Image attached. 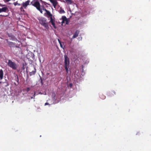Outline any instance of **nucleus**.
Listing matches in <instances>:
<instances>
[{"label": "nucleus", "mask_w": 151, "mask_h": 151, "mask_svg": "<svg viewBox=\"0 0 151 151\" xmlns=\"http://www.w3.org/2000/svg\"><path fill=\"white\" fill-rule=\"evenodd\" d=\"M4 76V73L2 69H0V79L2 80Z\"/></svg>", "instance_id": "12"}, {"label": "nucleus", "mask_w": 151, "mask_h": 151, "mask_svg": "<svg viewBox=\"0 0 151 151\" xmlns=\"http://www.w3.org/2000/svg\"><path fill=\"white\" fill-rule=\"evenodd\" d=\"M30 2V0H28L26 1L25 2H23L22 3V6L24 9L26 8L27 6L29 4Z\"/></svg>", "instance_id": "7"}, {"label": "nucleus", "mask_w": 151, "mask_h": 151, "mask_svg": "<svg viewBox=\"0 0 151 151\" xmlns=\"http://www.w3.org/2000/svg\"><path fill=\"white\" fill-rule=\"evenodd\" d=\"M27 89V91H28L30 90V88H28Z\"/></svg>", "instance_id": "26"}, {"label": "nucleus", "mask_w": 151, "mask_h": 151, "mask_svg": "<svg viewBox=\"0 0 151 151\" xmlns=\"http://www.w3.org/2000/svg\"><path fill=\"white\" fill-rule=\"evenodd\" d=\"M33 97H34L33 96L32 97H31V98L32 99Z\"/></svg>", "instance_id": "30"}, {"label": "nucleus", "mask_w": 151, "mask_h": 151, "mask_svg": "<svg viewBox=\"0 0 151 151\" xmlns=\"http://www.w3.org/2000/svg\"><path fill=\"white\" fill-rule=\"evenodd\" d=\"M33 3H32V2H31V3H30V4H32H32H33Z\"/></svg>", "instance_id": "28"}, {"label": "nucleus", "mask_w": 151, "mask_h": 151, "mask_svg": "<svg viewBox=\"0 0 151 151\" xmlns=\"http://www.w3.org/2000/svg\"><path fill=\"white\" fill-rule=\"evenodd\" d=\"M60 12L61 13H65V12L63 9H61L60 11Z\"/></svg>", "instance_id": "20"}, {"label": "nucleus", "mask_w": 151, "mask_h": 151, "mask_svg": "<svg viewBox=\"0 0 151 151\" xmlns=\"http://www.w3.org/2000/svg\"><path fill=\"white\" fill-rule=\"evenodd\" d=\"M7 42L8 45L11 47H14L16 45L15 43L11 42L8 41L7 40H6Z\"/></svg>", "instance_id": "8"}, {"label": "nucleus", "mask_w": 151, "mask_h": 151, "mask_svg": "<svg viewBox=\"0 0 151 151\" xmlns=\"http://www.w3.org/2000/svg\"><path fill=\"white\" fill-rule=\"evenodd\" d=\"M36 72V69L35 68H34V70H33L32 71L29 73V75L30 76L34 75Z\"/></svg>", "instance_id": "14"}, {"label": "nucleus", "mask_w": 151, "mask_h": 151, "mask_svg": "<svg viewBox=\"0 0 151 151\" xmlns=\"http://www.w3.org/2000/svg\"><path fill=\"white\" fill-rule=\"evenodd\" d=\"M37 10H39V11L41 13H42V14L43 13V11H42V9H41L40 8H40H39V9H38Z\"/></svg>", "instance_id": "21"}, {"label": "nucleus", "mask_w": 151, "mask_h": 151, "mask_svg": "<svg viewBox=\"0 0 151 151\" xmlns=\"http://www.w3.org/2000/svg\"><path fill=\"white\" fill-rule=\"evenodd\" d=\"M113 92L114 93V94H116V93L114 91H113Z\"/></svg>", "instance_id": "29"}, {"label": "nucleus", "mask_w": 151, "mask_h": 151, "mask_svg": "<svg viewBox=\"0 0 151 151\" xmlns=\"http://www.w3.org/2000/svg\"><path fill=\"white\" fill-rule=\"evenodd\" d=\"M60 44V47L64 49L65 47V46L64 45V42H62Z\"/></svg>", "instance_id": "16"}, {"label": "nucleus", "mask_w": 151, "mask_h": 151, "mask_svg": "<svg viewBox=\"0 0 151 151\" xmlns=\"http://www.w3.org/2000/svg\"><path fill=\"white\" fill-rule=\"evenodd\" d=\"M16 76H17V78H16V80L18 82V81H19V79H18V76H17V75H16Z\"/></svg>", "instance_id": "22"}, {"label": "nucleus", "mask_w": 151, "mask_h": 151, "mask_svg": "<svg viewBox=\"0 0 151 151\" xmlns=\"http://www.w3.org/2000/svg\"><path fill=\"white\" fill-rule=\"evenodd\" d=\"M50 1L52 4L54 8H55L58 3L57 1L55 0H49Z\"/></svg>", "instance_id": "11"}, {"label": "nucleus", "mask_w": 151, "mask_h": 151, "mask_svg": "<svg viewBox=\"0 0 151 151\" xmlns=\"http://www.w3.org/2000/svg\"><path fill=\"white\" fill-rule=\"evenodd\" d=\"M14 4L15 6H16L17 5H18V6H20V4L18 3L17 2H14Z\"/></svg>", "instance_id": "19"}, {"label": "nucleus", "mask_w": 151, "mask_h": 151, "mask_svg": "<svg viewBox=\"0 0 151 151\" xmlns=\"http://www.w3.org/2000/svg\"><path fill=\"white\" fill-rule=\"evenodd\" d=\"M49 105V103H46L45 104V105Z\"/></svg>", "instance_id": "25"}, {"label": "nucleus", "mask_w": 151, "mask_h": 151, "mask_svg": "<svg viewBox=\"0 0 151 151\" xmlns=\"http://www.w3.org/2000/svg\"><path fill=\"white\" fill-rule=\"evenodd\" d=\"M40 79L41 80V84L42 85L43 84V83H42V79H41V78H40Z\"/></svg>", "instance_id": "24"}, {"label": "nucleus", "mask_w": 151, "mask_h": 151, "mask_svg": "<svg viewBox=\"0 0 151 151\" xmlns=\"http://www.w3.org/2000/svg\"><path fill=\"white\" fill-rule=\"evenodd\" d=\"M42 9L46 12V13H45V14H46L47 15H48V17L51 16V15H52V14H51L50 12L49 11L47 10L45 8L44 6H42Z\"/></svg>", "instance_id": "9"}, {"label": "nucleus", "mask_w": 151, "mask_h": 151, "mask_svg": "<svg viewBox=\"0 0 151 151\" xmlns=\"http://www.w3.org/2000/svg\"><path fill=\"white\" fill-rule=\"evenodd\" d=\"M64 2H66L68 4H70L72 3V1L71 0H64Z\"/></svg>", "instance_id": "15"}, {"label": "nucleus", "mask_w": 151, "mask_h": 151, "mask_svg": "<svg viewBox=\"0 0 151 151\" xmlns=\"http://www.w3.org/2000/svg\"><path fill=\"white\" fill-rule=\"evenodd\" d=\"M24 7L22 6H21L20 8V11L21 12H24L25 11L24 10Z\"/></svg>", "instance_id": "18"}, {"label": "nucleus", "mask_w": 151, "mask_h": 151, "mask_svg": "<svg viewBox=\"0 0 151 151\" xmlns=\"http://www.w3.org/2000/svg\"><path fill=\"white\" fill-rule=\"evenodd\" d=\"M64 62L63 66L65 67H69L70 60L66 54L64 55Z\"/></svg>", "instance_id": "2"}, {"label": "nucleus", "mask_w": 151, "mask_h": 151, "mask_svg": "<svg viewBox=\"0 0 151 151\" xmlns=\"http://www.w3.org/2000/svg\"><path fill=\"white\" fill-rule=\"evenodd\" d=\"M27 64L25 63H24L22 64V69L23 70H24L25 68H26L27 67Z\"/></svg>", "instance_id": "13"}, {"label": "nucleus", "mask_w": 151, "mask_h": 151, "mask_svg": "<svg viewBox=\"0 0 151 151\" xmlns=\"http://www.w3.org/2000/svg\"><path fill=\"white\" fill-rule=\"evenodd\" d=\"M48 17H49L50 18V22L52 24V25L54 28L55 29H56V27L55 26V23L54 22L53 20L52 19V15H51V16Z\"/></svg>", "instance_id": "6"}, {"label": "nucleus", "mask_w": 151, "mask_h": 151, "mask_svg": "<svg viewBox=\"0 0 151 151\" xmlns=\"http://www.w3.org/2000/svg\"><path fill=\"white\" fill-rule=\"evenodd\" d=\"M32 6L35 7L38 9L40 7V5L38 1H36L32 4Z\"/></svg>", "instance_id": "5"}, {"label": "nucleus", "mask_w": 151, "mask_h": 151, "mask_svg": "<svg viewBox=\"0 0 151 151\" xmlns=\"http://www.w3.org/2000/svg\"><path fill=\"white\" fill-rule=\"evenodd\" d=\"M58 41L59 44L61 43H62L59 39H58Z\"/></svg>", "instance_id": "23"}, {"label": "nucleus", "mask_w": 151, "mask_h": 151, "mask_svg": "<svg viewBox=\"0 0 151 151\" xmlns=\"http://www.w3.org/2000/svg\"><path fill=\"white\" fill-rule=\"evenodd\" d=\"M64 68L66 70L67 73H68L69 71L68 68H69V67H65Z\"/></svg>", "instance_id": "17"}, {"label": "nucleus", "mask_w": 151, "mask_h": 151, "mask_svg": "<svg viewBox=\"0 0 151 151\" xmlns=\"http://www.w3.org/2000/svg\"><path fill=\"white\" fill-rule=\"evenodd\" d=\"M8 65L13 69L16 70L17 68V65L16 63L10 60H9Z\"/></svg>", "instance_id": "3"}, {"label": "nucleus", "mask_w": 151, "mask_h": 151, "mask_svg": "<svg viewBox=\"0 0 151 151\" xmlns=\"http://www.w3.org/2000/svg\"><path fill=\"white\" fill-rule=\"evenodd\" d=\"M8 10L7 7H4L2 8H0V13L1 12H6Z\"/></svg>", "instance_id": "10"}, {"label": "nucleus", "mask_w": 151, "mask_h": 151, "mask_svg": "<svg viewBox=\"0 0 151 151\" xmlns=\"http://www.w3.org/2000/svg\"><path fill=\"white\" fill-rule=\"evenodd\" d=\"M40 23L44 26L46 29H48L49 28L48 23L47 22V19L44 17H39L38 18Z\"/></svg>", "instance_id": "1"}, {"label": "nucleus", "mask_w": 151, "mask_h": 151, "mask_svg": "<svg viewBox=\"0 0 151 151\" xmlns=\"http://www.w3.org/2000/svg\"><path fill=\"white\" fill-rule=\"evenodd\" d=\"M35 92L34 93V94H33V96L34 97H35Z\"/></svg>", "instance_id": "27"}, {"label": "nucleus", "mask_w": 151, "mask_h": 151, "mask_svg": "<svg viewBox=\"0 0 151 151\" xmlns=\"http://www.w3.org/2000/svg\"><path fill=\"white\" fill-rule=\"evenodd\" d=\"M79 31L78 30H76V31L74 33L73 36L71 38V40L70 42V43L71 44L72 42V40L73 39L76 37H78V35L79 33Z\"/></svg>", "instance_id": "4"}]
</instances>
